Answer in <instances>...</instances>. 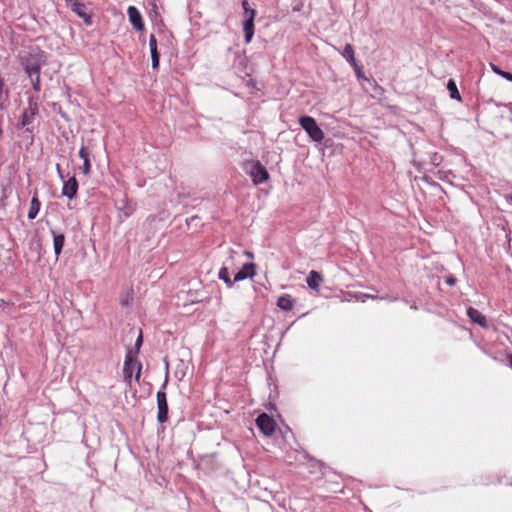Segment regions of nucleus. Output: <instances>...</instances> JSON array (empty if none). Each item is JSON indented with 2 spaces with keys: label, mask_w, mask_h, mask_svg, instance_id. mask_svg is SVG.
Segmentation results:
<instances>
[{
  "label": "nucleus",
  "mask_w": 512,
  "mask_h": 512,
  "mask_svg": "<svg viewBox=\"0 0 512 512\" xmlns=\"http://www.w3.org/2000/svg\"><path fill=\"white\" fill-rule=\"evenodd\" d=\"M19 60L28 77L32 78L34 74H40L42 66L47 63V56L42 49L36 47L20 56Z\"/></svg>",
  "instance_id": "nucleus-1"
},
{
  "label": "nucleus",
  "mask_w": 512,
  "mask_h": 512,
  "mask_svg": "<svg viewBox=\"0 0 512 512\" xmlns=\"http://www.w3.org/2000/svg\"><path fill=\"white\" fill-rule=\"evenodd\" d=\"M142 364L137 360L136 354L129 350L125 357L124 362V380L129 385L131 384L132 375L135 372V380L139 381L141 375Z\"/></svg>",
  "instance_id": "nucleus-2"
},
{
  "label": "nucleus",
  "mask_w": 512,
  "mask_h": 512,
  "mask_svg": "<svg viewBox=\"0 0 512 512\" xmlns=\"http://www.w3.org/2000/svg\"><path fill=\"white\" fill-rule=\"evenodd\" d=\"M299 124L313 141L321 142L324 139V132L313 117L302 116L299 118Z\"/></svg>",
  "instance_id": "nucleus-3"
},
{
  "label": "nucleus",
  "mask_w": 512,
  "mask_h": 512,
  "mask_svg": "<svg viewBox=\"0 0 512 512\" xmlns=\"http://www.w3.org/2000/svg\"><path fill=\"white\" fill-rule=\"evenodd\" d=\"M166 384L167 382L163 384L162 388L156 394L158 406L157 420L160 423H165L168 420V403L165 392Z\"/></svg>",
  "instance_id": "nucleus-4"
},
{
  "label": "nucleus",
  "mask_w": 512,
  "mask_h": 512,
  "mask_svg": "<svg viewBox=\"0 0 512 512\" xmlns=\"http://www.w3.org/2000/svg\"><path fill=\"white\" fill-rule=\"evenodd\" d=\"M256 425L265 436H271L275 432L276 422L267 413H261L256 418Z\"/></svg>",
  "instance_id": "nucleus-5"
},
{
  "label": "nucleus",
  "mask_w": 512,
  "mask_h": 512,
  "mask_svg": "<svg viewBox=\"0 0 512 512\" xmlns=\"http://www.w3.org/2000/svg\"><path fill=\"white\" fill-rule=\"evenodd\" d=\"M250 176L255 185L264 183L269 179V173L267 169L259 161H256L253 164L252 170L250 171Z\"/></svg>",
  "instance_id": "nucleus-6"
},
{
  "label": "nucleus",
  "mask_w": 512,
  "mask_h": 512,
  "mask_svg": "<svg viewBox=\"0 0 512 512\" xmlns=\"http://www.w3.org/2000/svg\"><path fill=\"white\" fill-rule=\"evenodd\" d=\"M127 14L131 25L136 31H143L145 29L142 15L135 6H129L127 8Z\"/></svg>",
  "instance_id": "nucleus-7"
},
{
  "label": "nucleus",
  "mask_w": 512,
  "mask_h": 512,
  "mask_svg": "<svg viewBox=\"0 0 512 512\" xmlns=\"http://www.w3.org/2000/svg\"><path fill=\"white\" fill-rule=\"evenodd\" d=\"M256 275V265L252 262L245 263L242 268L235 274L234 281H243L247 278L252 279Z\"/></svg>",
  "instance_id": "nucleus-8"
},
{
  "label": "nucleus",
  "mask_w": 512,
  "mask_h": 512,
  "mask_svg": "<svg viewBox=\"0 0 512 512\" xmlns=\"http://www.w3.org/2000/svg\"><path fill=\"white\" fill-rule=\"evenodd\" d=\"M69 7L75 14H77L80 18H82L86 24H88V25L91 24V16L88 13L86 4L79 1V2L73 3Z\"/></svg>",
  "instance_id": "nucleus-9"
},
{
  "label": "nucleus",
  "mask_w": 512,
  "mask_h": 512,
  "mask_svg": "<svg viewBox=\"0 0 512 512\" xmlns=\"http://www.w3.org/2000/svg\"><path fill=\"white\" fill-rule=\"evenodd\" d=\"M467 316L473 323L478 324L482 328H488V321L486 317L477 309L469 307L467 309Z\"/></svg>",
  "instance_id": "nucleus-10"
},
{
  "label": "nucleus",
  "mask_w": 512,
  "mask_h": 512,
  "mask_svg": "<svg viewBox=\"0 0 512 512\" xmlns=\"http://www.w3.org/2000/svg\"><path fill=\"white\" fill-rule=\"evenodd\" d=\"M78 191V182L76 178L73 176L69 178L66 182H64L62 188V194L67 196L69 199H73Z\"/></svg>",
  "instance_id": "nucleus-11"
},
{
  "label": "nucleus",
  "mask_w": 512,
  "mask_h": 512,
  "mask_svg": "<svg viewBox=\"0 0 512 512\" xmlns=\"http://www.w3.org/2000/svg\"><path fill=\"white\" fill-rule=\"evenodd\" d=\"M307 285L313 291L319 292L320 286L323 283V276L317 271H310L307 279Z\"/></svg>",
  "instance_id": "nucleus-12"
},
{
  "label": "nucleus",
  "mask_w": 512,
  "mask_h": 512,
  "mask_svg": "<svg viewBox=\"0 0 512 512\" xmlns=\"http://www.w3.org/2000/svg\"><path fill=\"white\" fill-rule=\"evenodd\" d=\"M37 113V107L30 105L22 114L21 120L18 124L19 127H25L32 123L35 115Z\"/></svg>",
  "instance_id": "nucleus-13"
},
{
  "label": "nucleus",
  "mask_w": 512,
  "mask_h": 512,
  "mask_svg": "<svg viewBox=\"0 0 512 512\" xmlns=\"http://www.w3.org/2000/svg\"><path fill=\"white\" fill-rule=\"evenodd\" d=\"M277 306L284 311H291L294 306V299L289 294H283L279 296L277 300Z\"/></svg>",
  "instance_id": "nucleus-14"
},
{
  "label": "nucleus",
  "mask_w": 512,
  "mask_h": 512,
  "mask_svg": "<svg viewBox=\"0 0 512 512\" xmlns=\"http://www.w3.org/2000/svg\"><path fill=\"white\" fill-rule=\"evenodd\" d=\"M51 233L53 235L54 252L58 257L61 254V251L65 244V235L62 233H56V231L54 230H52Z\"/></svg>",
  "instance_id": "nucleus-15"
},
{
  "label": "nucleus",
  "mask_w": 512,
  "mask_h": 512,
  "mask_svg": "<svg viewBox=\"0 0 512 512\" xmlns=\"http://www.w3.org/2000/svg\"><path fill=\"white\" fill-rule=\"evenodd\" d=\"M243 31L245 34V42L250 43L254 35L253 14L250 16V18L245 19L243 23Z\"/></svg>",
  "instance_id": "nucleus-16"
},
{
  "label": "nucleus",
  "mask_w": 512,
  "mask_h": 512,
  "mask_svg": "<svg viewBox=\"0 0 512 512\" xmlns=\"http://www.w3.org/2000/svg\"><path fill=\"white\" fill-rule=\"evenodd\" d=\"M79 157L83 159V166L80 168L84 175H88L91 170L89 152L86 147L82 146L79 150Z\"/></svg>",
  "instance_id": "nucleus-17"
},
{
  "label": "nucleus",
  "mask_w": 512,
  "mask_h": 512,
  "mask_svg": "<svg viewBox=\"0 0 512 512\" xmlns=\"http://www.w3.org/2000/svg\"><path fill=\"white\" fill-rule=\"evenodd\" d=\"M40 208H41V202L38 199L37 193H35L30 202L28 218L31 220L35 219L40 211Z\"/></svg>",
  "instance_id": "nucleus-18"
},
{
  "label": "nucleus",
  "mask_w": 512,
  "mask_h": 512,
  "mask_svg": "<svg viewBox=\"0 0 512 512\" xmlns=\"http://www.w3.org/2000/svg\"><path fill=\"white\" fill-rule=\"evenodd\" d=\"M341 54L353 68H357L354 49L351 44H346Z\"/></svg>",
  "instance_id": "nucleus-19"
},
{
  "label": "nucleus",
  "mask_w": 512,
  "mask_h": 512,
  "mask_svg": "<svg viewBox=\"0 0 512 512\" xmlns=\"http://www.w3.org/2000/svg\"><path fill=\"white\" fill-rule=\"evenodd\" d=\"M218 277L229 288L232 287L233 284L236 282V281H234V279H231L230 273H229V269L226 266H223V267L220 268L219 273H218Z\"/></svg>",
  "instance_id": "nucleus-20"
},
{
  "label": "nucleus",
  "mask_w": 512,
  "mask_h": 512,
  "mask_svg": "<svg viewBox=\"0 0 512 512\" xmlns=\"http://www.w3.org/2000/svg\"><path fill=\"white\" fill-rule=\"evenodd\" d=\"M447 89L449 91L450 97L454 100L461 101V95L458 91L457 85L453 79H450L447 83Z\"/></svg>",
  "instance_id": "nucleus-21"
},
{
  "label": "nucleus",
  "mask_w": 512,
  "mask_h": 512,
  "mask_svg": "<svg viewBox=\"0 0 512 512\" xmlns=\"http://www.w3.org/2000/svg\"><path fill=\"white\" fill-rule=\"evenodd\" d=\"M242 7L244 10L245 19L250 18V16L253 14V21H254L255 16H256V10L249 8L248 0H242Z\"/></svg>",
  "instance_id": "nucleus-22"
},
{
  "label": "nucleus",
  "mask_w": 512,
  "mask_h": 512,
  "mask_svg": "<svg viewBox=\"0 0 512 512\" xmlns=\"http://www.w3.org/2000/svg\"><path fill=\"white\" fill-rule=\"evenodd\" d=\"M0 309L6 314H11L15 310V305L12 302H5L4 300H1Z\"/></svg>",
  "instance_id": "nucleus-23"
},
{
  "label": "nucleus",
  "mask_w": 512,
  "mask_h": 512,
  "mask_svg": "<svg viewBox=\"0 0 512 512\" xmlns=\"http://www.w3.org/2000/svg\"><path fill=\"white\" fill-rule=\"evenodd\" d=\"M152 68L157 69L159 67L160 54L158 51L151 53Z\"/></svg>",
  "instance_id": "nucleus-24"
},
{
  "label": "nucleus",
  "mask_w": 512,
  "mask_h": 512,
  "mask_svg": "<svg viewBox=\"0 0 512 512\" xmlns=\"http://www.w3.org/2000/svg\"><path fill=\"white\" fill-rule=\"evenodd\" d=\"M31 83L35 91H40V74H34V77L30 78Z\"/></svg>",
  "instance_id": "nucleus-25"
},
{
  "label": "nucleus",
  "mask_w": 512,
  "mask_h": 512,
  "mask_svg": "<svg viewBox=\"0 0 512 512\" xmlns=\"http://www.w3.org/2000/svg\"><path fill=\"white\" fill-rule=\"evenodd\" d=\"M149 48H150V53H152L154 51H158V49H157V39H156L154 34H151L150 37H149Z\"/></svg>",
  "instance_id": "nucleus-26"
},
{
  "label": "nucleus",
  "mask_w": 512,
  "mask_h": 512,
  "mask_svg": "<svg viewBox=\"0 0 512 512\" xmlns=\"http://www.w3.org/2000/svg\"><path fill=\"white\" fill-rule=\"evenodd\" d=\"M491 69H492V71H493L495 74H497V75H499V76H501V77H503V78H504V75L506 74V71L501 70V69H500L497 65H495V64H491Z\"/></svg>",
  "instance_id": "nucleus-27"
},
{
  "label": "nucleus",
  "mask_w": 512,
  "mask_h": 512,
  "mask_svg": "<svg viewBox=\"0 0 512 512\" xmlns=\"http://www.w3.org/2000/svg\"><path fill=\"white\" fill-rule=\"evenodd\" d=\"M491 69H492V71H493L495 74H497V75H499V76H501V77H503V78H504V75L506 74V71L501 70V69H500L497 65H495V64H491Z\"/></svg>",
  "instance_id": "nucleus-28"
},
{
  "label": "nucleus",
  "mask_w": 512,
  "mask_h": 512,
  "mask_svg": "<svg viewBox=\"0 0 512 512\" xmlns=\"http://www.w3.org/2000/svg\"><path fill=\"white\" fill-rule=\"evenodd\" d=\"M142 341H143V337H142V333L140 332L137 340H136V343H135V348H136V352L135 354L137 355L141 345H142Z\"/></svg>",
  "instance_id": "nucleus-29"
},
{
  "label": "nucleus",
  "mask_w": 512,
  "mask_h": 512,
  "mask_svg": "<svg viewBox=\"0 0 512 512\" xmlns=\"http://www.w3.org/2000/svg\"><path fill=\"white\" fill-rule=\"evenodd\" d=\"M366 298H370V299H374V300L375 299H381V300L386 299V297H384V296L379 297L377 295L363 294L362 301H364V299H366Z\"/></svg>",
  "instance_id": "nucleus-30"
},
{
  "label": "nucleus",
  "mask_w": 512,
  "mask_h": 512,
  "mask_svg": "<svg viewBox=\"0 0 512 512\" xmlns=\"http://www.w3.org/2000/svg\"><path fill=\"white\" fill-rule=\"evenodd\" d=\"M354 69H355V72L358 77H363L362 69L358 65H357V68H354Z\"/></svg>",
  "instance_id": "nucleus-31"
},
{
  "label": "nucleus",
  "mask_w": 512,
  "mask_h": 512,
  "mask_svg": "<svg viewBox=\"0 0 512 512\" xmlns=\"http://www.w3.org/2000/svg\"><path fill=\"white\" fill-rule=\"evenodd\" d=\"M455 282H456V280L453 277L447 278V280H446V283L449 285H454Z\"/></svg>",
  "instance_id": "nucleus-32"
},
{
  "label": "nucleus",
  "mask_w": 512,
  "mask_h": 512,
  "mask_svg": "<svg viewBox=\"0 0 512 512\" xmlns=\"http://www.w3.org/2000/svg\"><path fill=\"white\" fill-rule=\"evenodd\" d=\"M504 78L508 81H511L512 82V73H509V72H506V74L504 75Z\"/></svg>",
  "instance_id": "nucleus-33"
},
{
  "label": "nucleus",
  "mask_w": 512,
  "mask_h": 512,
  "mask_svg": "<svg viewBox=\"0 0 512 512\" xmlns=\"http://www.w3.org/2000/svg\"><path fill=\"white\" fill-rule=\"evenodd\" d=\"M67 6L69 7L70 5H72L73 3H76V2H79V0H65Z\"/></svg>",
  "instance_id": "nucleus-34"
},
{
  "label": "nucleus",
  "mask_w": 512,
  "mask_h": 512,
  "mask_svg": "<svg viewBox=\"0 0 512 512\" xmlns=\"http://www.w3.org/2000/svg\"><path fill=\"white\" fill-rule=\"evenodd\" d=\"M507 358H508V361H509V365L512 368V354H508Z\"/></svg>",
  "instance_id": "nucleus-35"
},
{
  "label": "nucleus",
  "mask_w": 512,
  "mask_h": 512,
  "mask_svg": "<svg viewBox=\"0 0 512 512\" xmlns=\"http://www.w3.org/2000/svg\"><path fill=\"white\" fill-rule=\"evenodd\" d=\"M235 254H236V252H231V254H230V260H231V261H233V259H234V255H235Z\"/></svg>",
  "instance_id": "nucleus-36"
},
{
  "label": "nucleus",
  "mask_w": 512,
  "mask_h": 512,
  "mask_svg": "<svg viewBox=\"0 0 512 512\" xmlns=\"http://www.w3.org/2000/svg\"><path fill=\"white\" fill-rule=\"evenodd\" d=\"M245 253H246V255L252 257V254L250 252H245Z\"/></svg>",
  "instance_id": "nucleus-37"
},
{
  "label": "nucleus",
  "mask_w": 512,
  "mask_h": 512,
  "mask_svg": "<svg viewBox=\"0 0 512 512\" xmlns=\"http://www.w3.org/2000/svg\"><path fill=\"white\" fill-rule=\"evenodd\" d=\"M509 199L512 201V194L510 195Z\"/></svg>",
  "instance_id": "nucleus-38"
}]
</instances>
